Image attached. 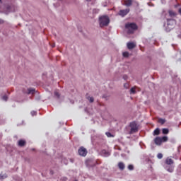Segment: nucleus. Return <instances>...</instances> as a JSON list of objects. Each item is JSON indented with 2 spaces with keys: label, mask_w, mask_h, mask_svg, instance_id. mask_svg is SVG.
I'll return each mask as SVG.
<instances>
[{
  "label": "nucleus",
  "mask_w": 181,
  "mask_h": 181,
  "mask_svg": "<svg viewBox=\"0 0 181 181\" xmlns=\"http://www.w3.org/2000/svg\"><path fill=\"white\" fill-rule=\"evenodd\" d=\"M127 35H134L135 30H138V25L135 23H127L124 25Z\"/></svg>",
  "instance_id": "f257e3e1"
},
{
  "label": "nucleus",
  "mask_w": 181,
  "mask_h": 181,
  "mask_svg": "<svg viewBox=\"0 0 181 181\" xmlns=\"http://www.w3.org/2000/svg\"><path fill=\"white\" fill-rule=\"evenodd\" d=\"M175 26H176V21L175 19L167 18V24L164 23L165 30L167 33L170 32V30H173Z\"/></svg>",
  "instance_id": "f03ea898"
},
{
  "label": "nucleus",
  "mask_w": 181,
  "mask_h": 181,
  "mask_svg": "<svg viewBox=\"0 0 181 181\" xmlns=\"http://www.w3.org/2000/svg\"><path fill=\"white\" fill-rule=\"evenodd\" d=\"M99 25L100 28L108 26L110 25V17L107 16H102L99 18Z\"/></svg>",
  "instance_id": "7ed1b4c3"
},
{
  "label": "nucleus",
  "mask_w": 181,
  "mask_h": 181,
  "mask_svg": "<svg viewBox=\"0 0 181 181\" xmlns=\"http://www.w3.org/2000/svg\"><path fill=\"white\" fill-rule=\"evenodd\" d=\"M129 127H130V131H129V134H136V132H138V124L136 123V121H133L132 122H130L129 124Z\"/></svg>",
  "instance_id": "20e7f679"
},
{
  "label": "nucleus",
  "mask_w": 181,
  "mask_h": 181,
  "mask_svg": "<svg viewBox=\"0 0 181 181\" xmlns=\"http://www.w3.org/2000/svg\"><path fill=\"white\" fill-rule=\"evenodd\" d=\"M78 153L80 156L86 158V156H87V153H88V151H87V148H84V146H81L78 150Z\"/></svg>",
  "instance_id": "39448f33"
},
{
  "label": "nucleus",
  "mask_w": 181,
  "mask_h": 181,
  "mask_svg": "<svg viewBox=\"0 0 181 181\" xmlns=\"http://www.w3.org/2000/svg\"><path fill=\"white\" fill-rule=\"evenodd\" d=\"M129 8L119 10V11L118 12V15L119 16H122V18H124V16H127L128 13H129Z\"/></svg>",
  "instance_id": "423d86ee"
},
{
  "label": "nucleus",
  "mask_w": 181,
  "mask_h": 181,
  "mask_svg": "<svg viewBox=\"0 0 181 181\" xmlns=\"http://www.w3.org/2000/svg\"><path fill=\"white\" fill-rule=\"evenodd\" d=\"M5 8L7 12H15V6L13 4H6Z\"/></svg>",
  "instance_id": "0eeeda50"
},
{
  "label": "nucleus",
  "mask_w": 181,
  "mask_h": 181,
  "mask_svg": "<svg viewBox=\"0 0 181 181\" xmlns=\"http://www.w3.org/2000/svg\"><path fill=\"white\" fill-rule=\"evenodd\" d=\"M100 155L101 156H103L104 158H108V156H110L111 155V153H110V151L103 149L100 151Z\"/></svg>",
  "instance_id": "6e6552de"
},
{
  "label": "nucleus",
  "mask_w": 181,
  "mask_h": 181,
  "mask_svg": "<svg viewBox=\"0 0 181 181\" xmlns=\"http://www.w3.org/2000/svg\"><path fill=\"white\" fill-rule=\"evenodd\" d=\"M164 168L169 173H173V170H175V168L172 165H166Z\"/></svg>",
  "instance_id": "1a4fd4ad"
},
{
  "label": "nucleus",
  "mask_w": 181,
  "mask_h": 181,
  "mask_svg": "<svg viewBox=\"0 0 181 181\" xmlns=\"http://www.w3.org/2000/svg\"><path fill=\"white\" fill-rule=\"evenodd\" d=\"M26 145V141L24 139H20L18 141V146H20L21 148L25 146Z\"/></svg>",
  "instance_id": "9d476101"
},
{
  "label": "nucleus",
  "mask_w": 181,
  "mask_h": 181,
  "mask_svg": "<svg viewBox=\"0 0 181 181\" xmlns=\"http://www.w3.org/2000/svg\"><path fill=\"white\" fill-rule=\"evenodd\" d=\"M154 143L156 144V145H162V139H160V137L157 136L154 139Z\"/></svg>",
  "instance_id": "9b49d317"
},
{
  "label": "nucleus",
  "mask_w": 181,
  "mask_h": 181,
  "mask_svg": "<svg viewBox=\"0 0 181 181\" xmlns=\"http://www.w3.org/2000/svg\"><path fill=\"white\" fill-rule=\"evenodd\" d=\"M174 162L172 158H167L165 160V165H173Z\"/></svg>",
  "instance_id": "f8f14e48"
},
{
  "label": "nucleus",
  "mask_w": 181,
  "mask_h": 181,
  "mask_svg": "<svg viewBox=\"0 0 181 181\" xmlns=\"http://www.w3.org/2000/svg\"><path fill=\"white\" fill-rule=\"evenodd\" d=\"M117 166L120 170H124V169H125V164L122 162H119Z\"/></svg>",
  "instance_id": "ddd939ff"
},
{
  "label": "nucleus",
  "mask_w": 181,
  "mask_h": 181,
  "mask_svg": "<svg viewBox=\"0 0 181 181\" xmlns=\"http://www.w3.org/2000/svg\"><path fill=\"white\" fill-rule=\"evenodd\" d=\"M124 5L125 6H127L128 8H129V6H132V0H126L124 1Z\"/></svg>",
  "instance_id": "4468645a"
},
{
  "label": "nucleus",
  "mask_w": 181,
  "mask_h": 181,
  "mask_svg": "<svg viewBox=\"0 0 181 181\" xmlns=\"http://www.w3.org/2000/svg\"><path fill=\"white\" fill-rule=\"evenodd\" d=\"M135 47V44L134 42H127V49L131 50V49H134Z\"/></svg>",
  "instance_id": "2eb2a0df"
},
{
  "label": "nucleus",
  "mask_w": 181,
  "mask_h": 181,
  "mask_svg": "<svg viewBox=\"0 0 181 181\" xmlns=\"http://www.w3.org/2000/svg\"><path fill=\"white\" fill-rule=\"evenodd\" d=\"M35 91H36L35 88H30L28 89L27 94H35Z\"/></svg>",
  "instance_id": "dca6fc26"
},
{
  "label": "nucleus",
  "mask_w": 181,
  "mask_h": 181,
  "mask_svg": "<svg viewBox=\"0 0 181 181\" xmlns=\"http://www.w3.org/2000/svg\"><path fill=\"white\" fill-rule=\"evenodd\" d=\"M169 13V16H170V18H175V16H176V13H175L173 11L170 10L168 11Z\"/></svg>",
  "instance_id": "f3484780"
},
{
  "label": "nucleus",
  "mask_w": 181,
  "mask_h": 181,
  "mask_svg": "<svg viewBox=\"0 0 181 181\" xmlns=\"http://www.w3.org/2000/svg\"><path fill=\"white\" fill-rule=\"evenodd\" d=\"M166 15H168V13H166V11L163 10V11L161 13V18L166 19Z\"/></svg>",
  "instance_id": "a211bd4d"
},
{
  "label": "nucleus",
  "mask_w": 181,
  "mask_h": 181,
  "mask_svg": "<svg viewBox=\"0 0 181 181\" xmlns=\"http://www.w3.org/2000/svg\"><path fill=\"white\" fill-rule=\"evenodd\" d=\"M159 134H160V129H159V128H156L155 130H154V132H153V135H159Z\"/></svg>",
  "instance_id": "6ab92c4d"
},
{
  "label": "nucleus",
  "mask_w": 181,
  "mask_h": 181,
  "mask_svg": "<svg viewBox=\"0 0 181 181\" xmlns=\"http://www.w3.org/2000/svg\"><path fill=\"white\" fill-rule=\"evenodd\" d=\"M162 132H163V135H168V134H169V129L164 128L162 129Z\"/></svg>",
  "instance_id": "aec40b11"
},
{
  "label": "nucleus",
  "mask_w": 181,
  "mask_h": 181,
  "mask_svg": "<svg viewBox=\"0 0 181 181\" xmlns=\"http://www.w3.org/2000/svg\"><path fill=\"white\" fill-rule=\"evenodd\" d=\"M158 122H159V124H161V125H163V124H165V122H166V119L159 118L158 119Z\"/></svg>",
  "instance_id": "412c9836"
},
{
  "label": "nucleus",
  "mask_w": 181,
  "mask_h": 181,
  "mask_svg": "<svg viewBox=\"0 0 181 181\" xmlns=\"http://www.w3.org/2000/svg\"><path fill=\"white\" fill-rule=\"evenodd\" d=\"M161 139V142H168V136H164L163 137H160Z\"/></svg>",
  "instance_id": "4be33fe9"
},
{
  "label": "nucleus",
  "mask_w": 181,
  "mask_h": 181,
  "mask_svg": "<svg viewBox=\"0 0 181 181\" xmlns=\"http://www.w3.org/2000/svg\"><path fill=\"white\" fill-rule=\"evenodd\" d=\"M105 135L107 136V138H112V137H114V135H112V134H111V132H107L105 133Z\"/></svg>",
  "instance_id": "5701e85b"
},
{
  "label": "nucleus",
  "mask_w": 181,
  "mask_h": 181,
  "mask_svg": "<svg viewBox=\"0 0 181 181\" xmlns=\"http://www.w3.org/2000/svg\"><path fill=\"white\" fill-rule=\"evenodd\" d=\"M87 100H88V101H89V103H90V104L94 103V98L93 97L88 96V97H87Z\"/></svg>",
  "instance_id": "b1692460"
},
{
  "label": "nucleus",
  "mask_w": 181,
  "mask_h": 181,
  "mask_svg": "<svg viewBox=\"0 0 181 181\" xmlns=\"http://www.w3.org/2000/svg\"><path fill=\"white\" fill-rule=\"evenodd\" d=\"M122 56H123V57H129V52H123Z\"/></svg>",
  "instance_id": "393cba45"
},
{
  "label": "nucleus",
  "mask_w": 181,
  "mask_h": 181,
  "mask_svg": "<svg viewBox=\"0 0 181 181\" xmlns=\"http://www.w3.org/2000/svg\"><path fill=\"white\" fill-rule=\"evenodd\" d=\"M54 94L55 97H57V98H58V99L60 98V93H59V92L55 91V92L54 93Z\"/></svg>",
  "instance_id": "a878e982"
},
{
  "label": "nucleus",
  "mask_w": 181,
  "mask_h": 181,
  "mask_svg": "<svg viewBox=\"0 0 181 181\" xmlns=\"http://www.w3.org/2000/svg\"><path fill=\"white\" fill-rule=\"evenodd\" d=\"M157 158H158V159H162L163 158V154H162V153H159L157 155Z\"/></svg>",
  "instance_id": "bb28decb"
},
{
  "label": "nucleus",
  "mask_w": 181,
  "mask_h": 181,
  "mask_svg": "<svg viewBox=\"0 0 181 181\" xmlns=\"http://www.w3.org/2000/svg\"><path fill=\"white\" fill-rule=\"evenodd\" d=\"M130 93L131 94H135V93H136V90H135V88H132L130 89Z\"/></svg>",
  "instance_id": "cd10ccee"
},
{
  "label": "nucleus",
  "mask_w": 181,
  "mask_h": 181,
  "mask_svg": "<svg viewBox=\"0 0 181 181\" xmlns=\"http://www.w3.org/2000/svg\"><path fill=\"white\" fill-rule=\"evenodd\" d=\"M127 168H128L129 170H134V165L130 164L128 165Z\"/></svg>",
  "instance_id": "c85d7f7f"
},
{
  "label": "nucleus",
  "mask_w": 181,
  "mask_h": 181,
  "mask_svg": "<svg viewBox=\"0 0 181 181\" xmlns=\"http://www.w3.org/2000/svg\"><path fill=\"white\" fill-rule=\"evenodd\" d=\"M30 114L32 117H34V115H37V112L36 111H31Z\"/></svg>",
  "instance_id": "c756f323"
},
{
  "label": "nucleus",
  "mask_w": 181,
  "mask_h": 181,
  "mask_svg": "<svg viewBox=\"0 0 181 181\" xmlns=\"http://www.w3.org/2000/svg\"><path fill=\"white\" fill-rule=\"evenodd\" d=\"M93 13H98V12H100V10H99V9H97V8H94V9L93 10Z\"/></svg>",
  "instance_id": "7c9ffc66"
},
{
  "label": "nucleus",
  "mask_w": 181,
  "mask_h": 181,
  "mask_svg": "<svg viewBox=\"0 0 181 181\" xmlns=\"http://www.w3.org/2000/svg\"><path fill=\"white\" fill-rule=\"evenodd\" d=\"M2 99L4 100V101H8V96L6 95H4Z\"/></svg>",
  "instance_id": "2f4dec72"
},
{
  "label": "nucleus",
  "mask_w": 181,
  "mask_h": 181,
  "mask_svg": "<svg viewBox=\"0 0 181 181\" xmlns=\"http://www.w3.org/2000/svg\"><path fill=\"white\" fill-rule=\"evenodd\" d=\"M7 177L6 176H4L2 175L1 174H0V180H4V178H6Z\"/></svg>",
  "instance_id": "473e14b6"
},
{
  "label": "nucleus",
  "mask_w": 181,
  "mask_h": 181,
  "mask_svg": "<svg viewBox=\"0 0 181 181\" xmlns=\"http://www.w3.org/2000/svg\"><path fill=\"white\" fill-rule=\"evenodd\" d=\"M123 79L124 80H128V76L127 75H124L123 76Z\"/></svg>",
  "instance_id": "72a5a7b5"
},
{
  "label": "nucleus",
  "mask_w": 181,
  "mask_h": 181,
  "mask_svg": "<svg viewBox=\"0 0 181 181\" xmlns=\"http://www.w3.org/2000/svg\"><path fill=\"white\" fill-rule=\"evenodd\" d=\"M178 172L179 173H181V164L178 167Z\"/></svg>",
  "instance_id": "f704fd0d"
},
{
  "label": "nucleus",
  "mask_w": 181,
  "mask_h": 181,
  "mask_svg": "<svg viewBox=\"0 0 181 181\" xmlns=\"http://www.w3.org/2000/svg\"><path fill=\"white\" fill-rule=\"evenodd\" d=\"M3 23H4V20L0 18V25H2Z\"/></svg>",
  "instance_id": "c9c22d12"
},
{
  "label": "nucleus",
  "mask_w": 181,
  "mask_h": 181,
  "mask_svg": "<svg viewBox=\"0 0 181 181\" xmlns=\"http://www.w3.org/2000/svg\"><path fill=\"white\" fill-rule=\"evenodd\" d=\"M124 87L125 88H128V84H127V83H124Z\"/></svg>",
  "instance_id": "e433bc0d"
},
{
  "label": "nucleus",
  "mask_w": 181,
  "mask_h": 181,
  "mask_svg": "<svg viewBox=\"0 0 181 181\" xmlns=\"http://www.w3.org/2000/svg\"><path fill=\"white\" fill-rule=\"evenodd\" d=\"M49 173H50V175H54V172H53V170H50Z\"/></svg>",
  "instance_id": "4c0bfd02"
},
{
  "label": "nucleus",
  "mask_w": 181,
  "mask_h": 181,
  "mask_svg": "<svg viewBox=\"0 0 181 181\" xmlns=\"http://www.w3.org/2000/svg\"><path fill=\"white\" fill-rule=\"evenodd\" d=\"M178 13H180V15H181V8H179Z\"/></svg>",
  "instance_id": "58836bf2"
},
{
  "label": "nucleus",
  "mask_w": 181,
  "mask_h": 181,
  "mask_svg": "<svg viewBox=\"0 0 181 181\" xmlns=\"http://www.w3.org/2000/svg\"><path fill=\"white\" fill-rule=\"evenodd\" d=\"M71 162L73 163V162H74V159H70Z\"/></svg>",
  "instance_id": "ea45409f"
},
{
  "label": "nucleus",
  "mask_w": 181,
  "mask_h": 181,
  "mask_svg": "<svg viewBox=\"0 0 181 181\" xmlns=\"http://www.w3.org/2000/svg\"><path fill=\"white\" fill-rule=\"evenodd\" d=\"M103 98H107V96H105V95H104L103 96Z\"/></svg>",
  "instance_id": "a19ab883"
},
{
  "label": "nucleus",
  "mask_w": 181,
  "mask_h": 181,
  "mask_svg": "<svg viewBox=\"0 0 181 181\" xmlns=\"http://www.w3.org/2000/svg\"><path fill=\"white\" fill-rule=\"evenodd\" d=\"M136 4L137 6H139V3L136 2Z\"/></svg>",
  "instance_id": "79ce46f5"
},
{
  "label": "nucleus",
  "mask_w": 181,
  "mask_h": 181,
  "mask_svg": "<svg viewBox=\"0 0 181 181\" xmlns=\"http://www.w3.org/2000/svg\"><path fill=\"white\" fill-rule=\"evenodd\" d=\"M90 162H91V160H88V163H90Z\"/></svg>",
  "instance_id": "37998d69"
},
{
  "label": "nucleus",
  "mask_w": 181,
  "mask_h": 181,
  "mask_svg": "<svg viewBox=\"0 0 181 181\" xmlns=\"http://www.w3.org/2000/svg\"><path fill=\"white\" fill-rule=\"evenodd\" d=\"M87 2H91V0H86Z\"/></svg>",
  "instance_id": "c03bdc74"
},
{
  "label": "nucleus",
  "mask_w": 181,
  "mask_h": 181,
  "mask_svg": "<svg viewBox=\"0 0 181 181\" xmlns=\"http://www.w3.org/2000/svg\"><path fill=\"white\" fill-rule=\"evenodd\" d=\"M0 2H2V0H0Z\"/></svg>",
  "instance_id": "a18cd8bd"
},
{
  "label": "nucleus",
  "mask_w": 181,
  "mask_h": 181,
  "mask_svg": "<svg viewBox=\"0 0 181 181\" xmlns=\"http://www.w3.org/2000/svg\"><path fill=\"white\" fill-rule=\"evenodd\" d=\"M74 181H78V180H75Z\"/></svg>",
  "instance_id": "49530a36"
}]
</instances>
